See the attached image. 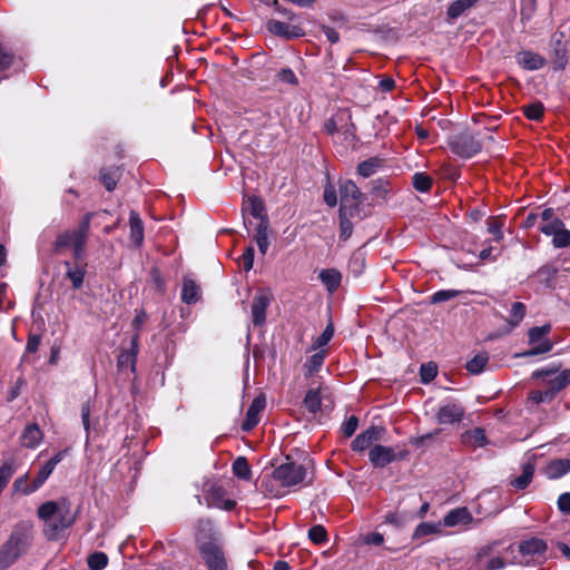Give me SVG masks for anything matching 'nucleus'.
<instances>
[{"instance_id":"nucleus-1","label":"nucleus","mask_w":570,"mask_h":570,"mask_svg":"<svg viewBox=\"0 0 570 570\" xmlns=\"http://www.w3.org/2000/svg\"><path fill=\"white\" fill-rule=\"evenodd\" d=\"M33 540L32 524L27 521L17 523L7 541L0 547V570L12 566L30 549Z\"/></svg>"},{"instance_id":"nucleus-2","label":"nucleus","mask_w":570,"mask_h":570,"mask_svg":"<svg viewBox=\"0 0 570 570\" xmlns=\"http://www.w3.org/2000/svg\"><path fill=\"white\" fill-rule=\"evenodd\" d=\"M92 216L94 213H87L77 228L59 233L52 244V252L60 255L71 248L76 262L83 259Z\"/></svg>"},{"instance_id":"nucleus-3","label":"nucleus","mask_w":570,"mask_h":570,"mask_svg":"<svg viewBox=\"0 0 570 570\" xmlns=\"http://www.w3.org/2000/svg\"><path fill=\"white\" fill-rule=\"evenodd\" d=\"M38 517L45 522V534L48 540H57L59 534L75 522L66 500L47 501L38 508Z\"/></svg>"},{"instance_id":"nucleus-4","label":"nucleus","mask_w":570,"mask_h":570,"mask_svg":"<svg viewBox=\"0 0 570 570\" xmlns=\"http://www.w3.org/2000/svg\"><path fill=\"white\" fill-rule=\"evenodd\" d=\"M338 191L341 197L340 209L348 210L350 216H355L358 213L360 205L364 200V194L351 179L340 180Z\"/></svg>"},{"instance_id":"nucleus-5","label":"nucleus","mask_w":570,"mask_h":570,"mask_svg":"<svg viewBox=\"0 0 570 570\" xmlns=\"http://www.w3.org/2000/svg\"><path fill=\"white\" fill-rule=\"evenodd\" d=\"M307 475V470L304 465L295 462H286L277 466L272 476L275 481L279 482L283 487H295L301 484Z\"/></svg>"},{"instance_id":"nucleus-6","label":"nucleus","mask_w":570,"mask_h":570,"mask_svg":"<svg viewBox=\"0 0 570 570\" xmlns=\"http://www.w3.org/2000/svg\"><path fill=\"white\" fill-rule=\"evenodd\" d=\"M550 324L531 327L528 332L529 344L534 346L529 351L524 352L522 355L534 356L550 352L553 347V343L549 338L542 340L546 335L550 333Z\"/></svg>"},{"instance_id":"nucleus-7","label":"nucleus","mask_w":570,"mask_h":570,"mask_svg":"<svg viewBox=\"0 0 570 570\" xmlns=\"http://www.w3.org/2000/svg\"><path fill=\"white\" fill-rule=\"evenodd\" d=\"M449 145L451 150L462 158H471L482 149L481 141L469 132L453 136Z\"/></svg>"},{"instance_id":"nucleus-8","label":"nucleus","mask_w":570,"mask_h":570,"mask_svg":"<svg viewBox=\"0 0 570 570\" xmlns=\"http://www.w3.org/2000/svg\"><path fill=\"white\" fill-rule=\"evenodd\" d=\"M198 551L208 570H227V560L219 542L199 547Z\"/></svg>"},{"instance_id":"nucleus-9","label":"nucleus","mask_w":570,"mask_h":570,"mask_svg":"<svg viewBox=\"0 0 570 570\" xmlns=\"http://www.w3.org/2000/svg\"><path fill=\"white\" fill-rule=\"evenodd\" d=\"M541 233L552 236V245L556 248H566L570 246V230L564 227L560 218L552 219L540 226Z\"/></svg>"},{"instance_id":"nucleus-10","label":"nucleus","mask_w":570,"mask_h":570,"mask_svg":"<svg viewBox=\"0 0 570 570\" xmlns=\"http://www.w3.org/2000/svg\"><path fill=\"white\" fill-rule=\"evenodd\" d=\"M407 455V451L395 453L391 446L376 444L368 452V460L375 468H384L387 464L403 460Z\"/></svg>"},{"instance_id":"nucleus-11","label":"nucleus","mask_w":570,"mask_h":570,"mask_svg":"<svg viewBox=\"0 0 570 570\" xmlns=\"http://www.w3.org/2000/svg\"><path fill=\"white\" fill-rule=\"evenodd\" d=\"M67 454V450L59 451L39 470L36 479L23 489V494H31L37 491L53 472L56 465L60 463Z\"/></svg>"},{"instance_id":"nucleus-12","label":"nucleus","mask_w":570,"mask_h":570,"mask_svg":"<svg viewBox=\"0 0 570 570\" xmlns=\"http://www.w3.org/2000/svg\"><path fill=\"white\" fill-rule=\"evenodd\" d=\"M206 505L207 508H217L232 511L236 507V501L226 498L225 489L216 483H213L207 490Z\"/></svg>"},{"instance_id":"nucleus-13","label":"nucleus","mask_w":570,"mask_h":570,"mask_svg":"<svg viewBox=\"0 0 570 570\" xmlns=\"http://www.w3.org/2000/svg\"><path fill=\"white\" fill-rule=\"evenodd\" d=\"M266 28L272 35L286 40L297 39L305 36V31L299 24H291L275 19L267 21Z\"/></svg>"},{"instance_id":"nucleus-14","label":"nucleus","mask_w":570,"mask_h":570,"mask_svg":"<svg viewBox=\"0 0 570 570\" xmlns=\"http://www.w3.org/2000/svg\"><path fill=\"white\" fill-rule=\"evenodd\" d=\"M195 541L198 549L199 547L210 546L218 542L217 532L210 519L200 518L197 520L195 528Z\"/></svg>"},{"instance_id":"nucleus-15","label":"nucleus","mask_w":570,"mask_h":570,"mask_svg":"<svg viewBox=\"0 0 570 570\" xmlns=\"http://www.w3.org/2000/svg\"><path fill=\"white\" fill-rule=\"evenodd\" d=\"M464 407L455 402H446L440 405L435 413V421L439 424H454L462 421Z\"/></svg>"},{"instance_id":"nucleus-16","label":"nucleus","mask_w":570,"mask_h":570,"mask_svg":"<svg viewBox=\"0 0 570 570\" xmlns=\"http://www.w3.org/2000/svg\"><path fill=\"white\" fill-rule=\"evenodd\" d=\"M384 433L381 426H370L367 430L358 434L351 443V448L355 452H363L368 449L375 441H379Z\"/></svg>"},{"instance_id":"nucleus-17","label":"nucleus","mask_w":570,"mask_h":570,"mask_svg":"<svg viewBox=\"0 0 570 570\" xmlns=\"http://www.w3.org/2000/svg\"><path fill=\"white\" fill-rule=\"evenodd\" d=\"M266 406V399L263 394L256 396L246 412V419L242 423L244 432L252 431L259 422V414Z\"/></svg>"},{"instance_id":"nucleus-18","label":"nucleus","mask_w":570,"mask_h":570,"mask_svg":"<svg viewBox=\"0 0 570 570\" xmlns=\"http://www.w3.org/2000/svg\"><path fill=\"white\" fill-rule=\"evenodd\" d=\"M138 335H135L131 338L130 347L128 350H124L119 353L117 357V366L120 371H124L126 368H130V371L134 373L136 370V361H137V354H138Z\"/></svg>"},{"instance_id":"nucleus-19","label":"nucleus","mask_w":570,"mask_h":570,"mask_svg":"<svg viewBox=\"0 0 570 570\" xmlns=\"http://www.w3.org/2000/svg\"><path fill=\"white\" fill-rule=\"evenodd\" d=\"M271 299L266 294H257L252 302V321L255 326H261L266 321V309Z\"/></svg>"},{"instance_id":"nucleus-20","label":"nucleus","mask_w":570,"mask_h":570,"mask_svg":"<svg viewBox=\"0 0 570 570\" xmlns=\"http://www.w3.org/2000/svg\"><path fill=\"white\" fill-rule=\"evenodd\" d=\"M515 59L520 67L530 71L539 70L547 63L546 59L541 55L530 50L518 52Z\"/></svg>"},{"instance_id":"nucleus-21","label":"nucleus","mask_w":570,"mask_h":570,"mask_svg":"<svg viewBox=\"0 0 570 570\" xmlns=\"http://www.w3.org/2000/svg\"><path fill=\"white\" fill-rule=\"evenodd\" d=\"M570 472V459L550 460L543 469L544 475L550 480L559 479Z\"/></svg>"},{"instance_id":"nucleus-22","label":"nucleus","mask_w":570,"mask_h":570,"mask_svg":"<svg viewBox=\"0 0 570 570\" xmlns=\"http://www.w3.org/2000/svg\"><path fill=\"white\" fill-rule=\"evenodd\" d=\"M63 266L66 267L65 276L67 279L71 282V286L73 289H80L83 286L86 268L85 266L73 264L69 261L63 262Z\"/></svg>"},{"instance_id":"nucleus-23","label":"nucleus","mask_w":570,"mask_h":570,"mask_svg":"<svg viewBox=\"0 0 570 570\" xmlns=\"http://www.w3.org/2000/svg\"><path fill=\"white\" fill-rule=\"evenodd\" d=\"M242 212L244 216L249 214L259 222H262L263 218H268L265 214L264 202L257 196H249L244 199Z\"/></svg>"},{"instance_id":"nucleus-24","label":"nucleus","mask_w":570,"mask_h":570,"mask_svg":"<svg viewBox=\"0 0 570 570\" xmlns=\"http://www.w3.org/2000/svg\"><path fill=\"white\" fill-rule=\"evenodd\" d=\"M534 471L535 461L534 458L532 456L523 464L521 475L512 479L510 484L518 490H524L531 483Z\"/></svg>"},{"instance_id":"nucleus-25","label":"nucleus","mask_w":570,"mask_h":570,"mask_svg":"<svg viewBox=\"0 0 570 570\" xmlns=\"http://www.w3.org/2000/svg\"><path fill=\"white\" fill-rule=\"evenodd\" d=\"M473 520V517L468 508H456L451 510L443 519L445 527H455L459 524H469Z\"/></svg>"},{"instance_id":"nucleus-26","label":"nucleus","mask_w":570,"mask_h":570,"mask_svg":"<svg viewBox=\"0 0 570 570\" xmlns=\"http://www.w3.org/2000/svg\"><path fill=\"white\" fill-rule=\"evenodd\" d=\"M43 434L38 424H28L21 434V443L23 446L33 449L42 441Z\"/></svg>"},{"instance_id":"nucleus-27","label":"nucleus","mask_w":570,"mask_h":570,"mask_svg":"<svg viewBox=\"0 0 570 570\" xmlns=\"http://www.w3.org/2000/svg\"><path fill=\"white\" fill-rule=\"evenodd\" d=\"M200 298V288L193 278L185 277L181 288V301L186 304H195Z\"/></svg>"},{"instance_id":"nucleus-28","label":"nucleus","mask_w":570,"mask_h":570,"mask_svg":"<svg viewBox=\"0 0 570 570\" xmlns=\"http://www.w3.org/2000/svg\"><path fill=\"white\" fill-rule=\"evenodd\" d=\"M479 0H455L446 10V16L450 21L456 20L459 17L464 14L468 10L475 7Z\"/></svg>"},{"instance_id":"nucleus-29","label":"nucleus","mask_w":570,"mask_h":570,"mask_svg":"<svg viewBox=\"0 0 570 570\" xmlns=\"http://www.w3.org/2000/svg\"><path fill=\"white\" fill-rule=\"evenodd\" d=\"M130 239L136 246H140L144 240V223L139 214L135 210L130 212L129 216Z\"/></svg>"},{"instance_id":"nucleus-30","label":"nucleus","mask_w":570,"mask_h":570,"mask_svg":"<svg viewBox=\"0 0 570 570\" xmlns=\"http://www.w3.org/2000/svg\"><path fill=\"white\" fill-rule=\"evenodd\" d=\"M327 352L325 350H321L313 354L303 365L305 377H312L316 374L323 366L324 361L326 358Z\"/></svg>"},{"instance_id":"nucleus-31","label":"nucleus","mask_w":570,"mask_h":570,"mask_svg":"<svg viewBox=\"0 0 570 570\" xmlns=\"http://www.w3.org/2000/svg\"><path fill=\"white\" fill-rule=\"evenodd\" d=\"M547 550V544L543 540L538 538H532L525 541H522L519 544L520 553L524 556H540L543 554Z\"/></svg>"},{"instance_id":"nucleus-32","label":"nucleus","mask_w":570,"mask_h":570,"mask_svg":"<svg viewBox=\"0 0 570 570\" xmlns=\"http://www.w3.org/2000/svg\"><path fill=\"white\" fill-rule=\"evenodd\" d=\"M461 438L465 445L473 448H482L488 444L485 432L481 428H474L473 430L466 431Z\"/></svg>"},{"instance_id":"nucleus-33","label":"nucleus","mask_w":570,"mask_h":570,"mask_svg":"<svg viewBox=\"0 0 570 570\" xmlns=\"http://www.w3.org/2000/svg\"><path fill=\"white\" fill-rule=\"evenodd\" d=\"M321 391H322L321 386L312 387L306 392L305 397L303 400L304 406L312 414H316L321 411V406H322Z\"/></svg>"},{"instance_id":"nucleus-34","label":"nucleus","mask_w":570,"mask_h":570,"mask_svg":"<svg viewBox=\"0 0 570 570\" xmlns=\"http://www.w3.org/2000/svg\"><path fill=\"white\" fill-rule=\"evenodd\" d=\"M320 279L326 286L327 291L335 292L342 282V274L335 268L322 269L320 273Z\"/></svg>"},{"instance_id":"nucleus-35","label":"nucleus","mask_w":570,"mask_h":570,"mask_svg":"<svg viewBox=\"0 0 570 570\" xmlns=\"http://www.w3.org/2000/svg\"><path fill=\"white\" fill-rule=\"evenodd\" d=\"M255 240L259 252L265 255L269 246L268 242V218H263L256 226Z\"/></svg>"},{"instance_id":"nucleus-36","label":"nucleus","mask_w":570,"mask_h":570,"mask_svg":"<svg viewBox=\"0 0 570 570\" xmlns=\"http://www.w3.org/2000/svg\"><path fill=\"white\" fill-rule=\"evenodd\" d=\"M232 470L235 476L240 480L249 481L252 479V469L245 456H238L232 464Z\"/></svg>"},{"instance_id":"nucleus-37","label":"nucleus","mask_w":570,"mask_h":570,"mask_svg":"<svg viewBox=\"0 0 570 570\" xmlns=\"http://www.w3.org/2000/svg\"><path fill=\"white\" fill-rule=\"evenodd\" d=\"M570 384V370H563L547 381V387L558 394L567 385Z\"/></svg>"},{"instance_id":"nucleus-38","label":"nucleus","mask_w":570,"mask_h":570,"mask_svg":"<svg viewBox=\"0 0 570 570\" xmlns=\"http://www.w3.org/2000/svg\"><path fill=\"white\" fill-rule=\"evenodd\" d=\"M383 160L377 157H372L361 161L357 165V174L364 178H367L376 173L382 166Z\"/></svg>"},{"instance_id":"nucleus-39","label":"nucleus","mask_w":570,"mask_h":570,"mask_svg":"<svg viewBox=\"0 0 570 570\" xmlns=\"http://www.w3.org/2000/svg\"><path fill=\"white\" fill-rule=\"evenodd\" d=\"M351 217L348 215V210L340 209L338 218H340V239L346 242L353 233V224L351 222Z\"/></svg>"},{"instance_id":"nucleus-40","label":"nucleus","mask_w":570,"mask_h":570,"mask_svg":"<svg viewBox=\"0 0 570 570\" xmlns=\"http://www.w3.org/2000/svg\"><path fill=\"white\" fill-rule=\"evenodd\" d=\"M489 362V355L487 352L479 353L468 361L465 368L472 374H480Z\"/></svg>"},{"instance_id":"nucleus-41","label":"nucleus","mask_w":570,"mask_h":570,"mask_svg":"<svg viewBox=\"0 0 570 570\" xmlns=\"http://www.w3.org/2000/svg\"><path fill=\"white\" fill-rule=\"evenodd\" d=\"M413 187L421 193H426L431 189L433 179L425 173H415L412 177Z\"/></svg>"},{"instance_id":"nucleus-42","label":"nucleus","mask_w":570,"mask_h":570,"mask_svg":"<svg viewBox=\"0 0 570 570\" xmlns=\"http://www.w3.org/2000/svg\"><path fill=\"white\" fill-rule=\"evenodd\" d=\"M371 191L374 196L384 199L391 191V184L386 179L377 178L371 181Z\"/></svg>"},{"instance_id":"nucleus-43","label":"nucleus","mask_w":570,"mask_h":570,"mask_svg":"<svg viewBox=\"0 0 570 570\" xmlns=\"http://www.w3.org/2000/svg\"><path fill=\"white\" fill-rule=\"evenodd\" d=\"M90 570H102L108 564V557L105 552H94L87 559Z\"/></svg>"},{"instance_id":"nucleus-44","label":"nucleus","mask_w":570,"mask_h":570,"mask_svg":"<svg viewBox=\"0 0 570 570\" xmlns=\"http://www.w3.org/2000/svg\"><path fill=\"white\" fill-rule=\"evenodd\" d=\"M461 294V291L458 289H441L435 293H433L430 296V303L431 304H440L443 302L451 301L455 297H458Z\"/></svg>"},{"instance_id":"nucleus-45","label":"nucleus","mask_w":570,"mask_h":570,"mask_svg":"<svg viewBox=\"0 0 570 570\" xmlns=\"http://www.w3.org/2000/svg\"><path fill=\"white\" fill-rule=\"evenodd\" d=\"M523 114L530 120H540L543 117L544 107L542 102L535 101L533 104L523 106Z\"/></svg>"},{"instance_id":"nucleus-46","label":"nucleus","mask_w":570,"mask_h":570,"mask_svg":"<svg viewBox=\"0 0 570 570\" xmlns=\"http://www.w3.org/2000/svg\"><path fill=\"white\" fill-rule=\"evenodd\" d=\"M525 305L521 302H515L512 304L511 311H510V318L509 324L511 326H517L525 316Z\"/></svg>"},{"instance_id":"nucleus-47","label":"nucleus","mask_w":570,"mask_h":570,"mask_svg":"<svg viewBox=\"0 0 570 570\" xmlns=\"http://www.w3.org/2000/svg\"><path fill=\"white\" fill-rule=\"evenodd\" d=\"M441 532L440 523L422 522L420 523L413 534V538H421L432 533Z\"/></svg>"},{"instance_id":"nucleus-48","label":"nucleus","mask_w":570,"mask_h":570,"mask_svg":"<svg viewBox=\"0 0 570 570\" xmlns=\"http://www.w3.org/2000/svg\"><path fill=\"white\" fill-rule=\"evenodd\" d=\"M334 335V325L330 322L323 333L313 342L312 348L317 350L325 346Z\"/></svg>"},{"instance_id":"nucleus-49","label":"nucleus","mask_w":570,"mask_h":570,"mask_svg":"<svg viewBox=\"0 0 570 570\" xmlns=\"http://www.w3.org/2000/svg\"><path fill=\"white\" fill-rule=\"evenodd\" d=\"M308 538L313 543L323 544L327 541V532L321 524L313 525L308 530Z\"/></svg>"},{"instance_id":"nucleus-50","label":"nucleus","mask_w":570,"mask_h":570,"mask_svg":"<svg viewBox=\"0 0 570 570\" xmlns=\"http://www.w3.org/2000/svg\"><path fill=\"white\" fill-rule=\"evenodd\" d=\"M118 179H119L118 169L112 170V171H101L100 173V181L108 191H111L116 188Z\"/></svg>"},{"instance_id":"nucleus-51","label":"nucleus","mask_w":570,"mask_h":570,"mask_svg":"<svg viewBox=\"0 0 570 570\" xmlns=\"http://www.w3.org/2000/svg\"><path fill=\"white\" fill-rule=\"evenodd\" d=\"M537 10V1L535 0H521V9L520 16L521 21L527 22L533 17Z\"/></svg>"},{"instance_id":"nucleus-52","label":"nucleus","mask_w":570,"mask_h":570,"mask_svg":"<svg viewBox=\"0 0 570 570\" xmlns=\"http://www.w3.org/2000/svg\"><path fill=\"white\" fill-rule=\"evenodd\" d=\"M276 79L283 83L298 86V79L291 68H282L276 73Z\"/></svg>"},{"instance_id":"nucleus-53","label":"nucleus","mask_w":570,"mask_h":570,"mask_svg":"<svg viewBox=\"0 0 570 570\" xmlns=\"http://www.w3.org/2000/svg\"><path fill=\"white\" fill-rule=\"evenodd\" d=\"M14 61V55L0 42V71L9 69Z\"/></svg>"},{"instance_id":"nucleus-54","label":"nucleus","mask_w":570,"mask_h":570,"mask_svg":"<svg viewBox=\"0 0 570 570\" xmlns=\"http://www.w3.org/2000/svg\"><path fill=\"white\" fill-rule=\"evenodd\" d=\"M420 374H421L422 382L429 383L436 376L438 367L433 363L423 364V365H421Z\"/></svg>"},{"instance_id":"nucleus-55","label":"nucleus","mask_w":570,"mask_h":570,"mask_svg":"<svg viewBox=\"0 0 570 570\" xmlns=\"http://www.w3.org/2000/svg\"><path fill=\"white\" fill-rule=\"evenodd\" d=\"M501 227L502 224L498 218L490 217L488 219V232L494 235L495 240H500L503 237Z\"/></svg>"},{"instance_id":"nucleus-56","label":"nucleus","mask_w":570,"mask_h":570,"mask_svg":"<svg viewBox=\"0 0 570 570\" xmlns=\"http://www.w3.org/2000/svg\"><path fill=\"white\" fill-rule=\"evenodd\" d=\"M358 426V419L355 415L350 416L342 425V432L346 438L352 436Z\"/></svg>"},{"instance_id":"nucleus-57","label":"nucleus","mask_w":570,"mask_h":570,"mask_svg":"<svg viewBox=\"0 0 570 570\" xmlns=\"http://www.w3.org/2000/svg\"><path fill=\"white\" fill-rule=\"evenodd\" d=\"M557 269L550 267V266H542L538 272L537 275L540 278L541 282H544L547 285L550 284V282L554 278L557 274Z\"/></svg>"},{"instance_id":"nucleus-58","label":"nucleus","mask_w":570,"mask_h":570,"mask_svg":"<svg viewBox=\"0 0 570 570\" xmlns=\"http://www.w3.org/2000/svg\"><path fill=\"white\" fill-rule=\"evenodd\" d=\"M255 250L253 246H248L242 255V262L246 272L253 268Z\"/></svg>"},{"instance_id":"nucleus-59","label":"nucleus","mask_w":570,"mask_h":570,"mask_svg":"<svg viewBox=\"0 0 570 570\" xmlns=\"http://www.w3.org/2000/svg\"><path fill=\"white\" fill-rule=\"evenodd\" d=\"M81 420L88 439L90 430V405L88 402L83 403L81 406Z\"/></svg>"},{"instance_id":"nucleus-60","label":"nucleus","mask_w":570,"mask_h":570,"mask_svg":"<svg viewBox=\"0 0 570 570\" xmlns=\"http://www.w3.org/2000/svg\"><path fill=\"white\" fill-rule=\"evenodd\" d=\"M324 202L330 206V207H334L336 206L337 204V195H336V190L333 186H327L325 187L324 189Z\"/></svg>"},{"instance_id":"nucleus-61","label":"nucleus","mask_w":570,"mask_h":570,"mask_svg":"<svg viewBox=\"0 0 570 570\" xmlns=\"http://www.w3.org/2000/svg\"><path fill=\"white\" fill-rule=\"evenodd\" d=\"M557 372H558V368H557V367H546V368L535 370V371L532 373V379H535V380H539V379L546 380V379H548V377L553 376Z\"/></svg>"},{"instance_id":"nucleus-62","label":"nucleus","mask_w":570,"mask_h":570,"mask_svg":"<svg viewBox=\"0 0 570 570\" xmlns=\"http://www.w3.org/2000/svg\"><path fill=\"white\" fill-rule=\"evenodd\" d=\"M558 508L561 512L570 514V492L562 493L559 497Z\"/></svg>"},{"instance_id":"nucleus-63","label":"nucleus","mask_w":570,"mask_h":570,"mask_svg":"<svg viewBox=\"0 0 570 570\" xmlns=\"http://www.w3.org/2000/svg\"><path fill=\"white\" fill-rule=\"evenodd\" d=\"M321 28L331 43L340 41V33L333 27L323 24Z\"/></svg>"},{"instance_id":"nucleus-64","label":"nucleus","mask_w":570,"mask_h":570,"mask_svg":"<svg viewBox=\"0 0 570 570\" xmlns=\"http://www.w3.org/2000/svg\"><path fill=\"white\" fill-rule=\"evenodd\" d=\"M366 544L381 546L384 542V537L380 532H371L364 538Z\"/></svg>"}]
</instances>
